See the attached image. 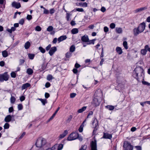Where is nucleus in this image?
Segmentation results:
<instances>
[{"mask_svg":"<svg viewBox=\"0 0 150 150\" xmlns=\"http://www.w3.org/2000/svg\"><path fill=\"white\" fill-rule=\"evenodd\" d=\"M96 92L95 93V94H94V98L93 100V101L92 102V103L95 106H97L100 104V102L98 100V98L96 97Z\"/></svg>","mask_w":150,"mask_h":150,"instance_id":"nucleus-8","label":"nucleus"},{"mask_svg":"<svg viewBox=\"0 0 150 150\" xmlns=\"http://www.w3.org/2000/svg\"><path fill=\"white\" fill-rule=\"evenodd\" d=\"M104 30L105 32H107L109 30L108 28V27L105 26L104 28Z\"/></svg>","mask_w":150,"mask_h":150,"instance_id":"nucleus-57","label":"nucleus"},{"mask_svg":"<svg viewBox=\"0 0 150 150\" xmlns=\"http://www.w3.org/2000/svg\"><path fill=\"white\" fill-rule=\"evenodd\" d=\"M84 125H81L79 128V132H81L83 131V128Z\"/></svg>","mask_w":150,"mask_h":150,"instance_id":"nucleus-44","label":"nucleus"},{"mask_svg":"<svg viewBox=\"0 0 150 150\" xmlns=\"http://www.w3.org/2000/svg\"><path fill=\"white\" fill-rule=\"evenodd\" d=\"M145 28V23L143 22L141 23L137 28H135L134 29V35H137L142 32Z\"/></svg>","mask_w":150,"mask_h":150,"instance_id":"nucleus-1","label":"nucleus"},{"mask_svg":"<svg viewBox=\"0 0 150 150\" xmlns=\"http://www.w3.org/2000/svg\"><path fill=\"white\" fill-rule=\"evenodd\" d=\"M53 146L55 150H61L63 148V145L62 144H56Z\"/></svg>","mask_w":150,"mask_h":150,"instance_id":"nucleus-9","label":"nucleus"},{"mask_svg":"<svg viewBox=\"0 0 150 150\" xmlns=\"http://www.w3.org/2000/svg\"><path fill=\"white\" fill-rule=\"evenodd\" d=\"M115 24L114 23H111L110 25V27L111 29H114L115 28Z\"/></svg>","mask_w":150,"mask_h":150,"instance_id":"nucleus-48","label":"nucleus"},{"mask_svg":"<svg viewBox=\"0 0 150 150\" xmlns=\"http://www.w3.org/2000/svg\"><path fill=\"white\" fill-rule=\"evenodd\" d=\"M39 100L41 102L43 105H45V104L47 103V101L46 100H44L42 98H40L39 99Z\"/></svg>","mask_w":150,"mask_h":150,"instance_id":"nucleus-39","label":"nucleus"},{"mask_svg":"<svg viewBox=\"0 0 150 150\" xmlns=\"http://www.w3.org/2000/svg\"><path fill=\"white\" fill-rule=\"evenodd\" d=\"M76 11L80 12H84V10L82 8H76Z\"/></svg>","mask_w":150,"mask_h":150,"instance_id":"nucleus-42","label":"nucleus"},{"mask_svg":"<svg viewBox=\"0 0 150 150\" xmlns=\"http://www.w3.org/2000/svg\"><path fill=\"white\" fill-rule=\"evenodd\" d=\"M33 70L30 68H28L27 69L26 73L28 75H31L33 73Z\"/></svg>","mask_w":150,"mask_h":150,"instance_id":"nucleus-28","label":"nucleus"},{"mask_svg":"<svg viewBox=\"0 0 150 150\" xmlns=\"http://www.w3.org/2000/svg\"><path fill=\"white\" fill-rule=\"evenodd\" d=\"M16 30V28L14 27H12L11 29H7L6 30L10 33H11L12 32L15 31Z\"/></svg>","mask_w":150,"mask_h":150,"instance_id":"nucleus-22","label":"nucleus"},{"mask_svg":"<svg viewBox=\"0 0 150 150\" xmlns=\"http://www.w3.org/2000/svg\"><path fill=\"white\" fill-rule=\"evenodd\" d=\"M123 147L124 150H133V146L127 141L124 142Z\"/></svg>","mask_w":150,"mask_h":150,"instance_id":"nucleus-4","label":"nucleus"},{"mask_svg":"<svg viewBox=\"0 0 150 150\" xmlns=\"http://www.w3.org/2000/svg\"><path fill=\"white\" fill-rule=\"evenodd\" d=\"M2 54L3 57H6L8 55V52L6 50L2 51Z\"/></svg>","mask_w":150,"mask_h":150,"instance_id":"nucleus-25","label":"nucleus"},{"mask_svg":"<svg viewBox=\"0 0 150 150\" xmlns=\"http://www.w3.org/2000/svg\"><path fill=\"white\" fill-rule=\"evenodd\" d=\"M57 50V48L56 47H51L50 49L49 52V53L51 56H52L54 54Z\"/></svg>","mask_w":150,"mask_h":150,"instance_id":"nucleus-10","label":"nucleus"},{"mask_svg":"<svg viewBox=\"0 0 150 150\" xmlns=\"http://www.w3.org/2000/svg\"><path fill=\"white\" fill-rule=\"evenodd\" d=\"M44 9V11L43 12L45 14H48L49 13V12L48 10L46 9L45 8Z\"/></svg>","mask_w":150,"mask_h":150,"instance_id":"nucleus-59","label":"nucleus"},{"mask_svg":"<svg viewBox=\"0 0 150 150\" xmlns=\"http://www.w3.org/2000/svg\"><path fill=\"white\" fill-rule=\"evenodd\" d=\"M50 86V84L49 82H47L45 84V87L46 88H47L49 87Z\"/></svg>","mask_w":150,"mask_h":150,"instance_id":"nucleus-53","label":"nucleus"},{"mask_svg":"<svg viewBox=\"0 0 150 150\" xmlns=\"http://www.w3.org/2000/svg\"><path fill=\"white\" fill-rule=\"evenodd\" d=\"M116 50L117 52L119 54H121L122 53V51L121 47H117L116 48Z\"/></svg>","mask_w":150,"mask_h":150,"instance_id":"nucleus-20","label":"nucleus"},{"mask_svg":"<svg viewBox=\"0 0 150 150\" xmlns=\"http://www.w3.org/2000/svg\"><path fill=\"white\" fill-rule=\"evenodd\" d=\"M78 137V133L77 132H73L71 133L68 137L67 140L71 141L76 139Z\"/></svg>","mask_w":150,"mask_h":150,"instance_id":"nucleus-5","label":"nucleus"},{"mask_svg":"<svg viewBox=\"0 0 150 150\" xmlns=\"http://www.w3.org/2000/svg\"><path fill=\"white\" fill-rule=\"evenodd\" d=\"M77 6L82 7H87L88 6V4L86 2H80L77 4Z\"/></svg>","mask_w":150,"mask_h":150,"instance_id":"nucleus-18","label":"nucleus"},{"mask_svg":"<svg viewBox=\"0 0 150 150\" xmlns=\"http://www.w3.org/2000/svg\"><path fill=\"white\" fill-rule=\"evenodd\" d=\"M147 8L146 7H143L140 8H139L136 9L135 10V12L136 13L139 12L143 11L144 10H145Z\"/></svg>","mask_w":150,"mask_h":150,"instance_id":"nucleus-17","label":"nucleus"},{"mask_svg":"<svg viewBox=\"0 0 150 150\" xmlns=\"http://www.w3.org/2000/svg\"><path fill=\"white\" fill-rule=\"evenodd\" d=\"M68 133L67 130H64L63 132L59 136V139H60L64 138L67 134Z\"/></svg>","mask_w":150,"mask_h":150,"instance_id":"nucleus-13","label":"nucleus"},{"mask_svg":"<svg viewBox=\"0 0 150 150\" xmlns=\"http://www.w3.org/2000/svg\"><path fill=\"white\" fill-rule=\"evenodd\" d=\"M53 28L52 26H49L47 28V30L48 32L52 31L53 30Z\"/></svg>","mask_w":150,"mask_h":150,"instance_id":"nucleus-33","label":"nucleus"},{"mask_svg":"<svg viewBox=\"0 0 150 150\" xmlns=\"http://www.w3.org/2000/svg\"><path fill=\"white\" fill-rule=\"evenodd\" d=\"M92 124L94 127L96 128L98 126V124L97 120L95 118Z\"/></svg>","mask_w":150,"mask_h":150,"instance_id":"nucleus-23","label":"nucleus"},{"mask_svg":"<svg viewBox=\"0 0 150 150\" xmlns=\"http://www.w3.org/2000/svg\"><path fill=\"white\" fill-rule=\"evenodd\" d=\"M25 132H23L22 134L21 135V136L19 138V140H20L21 139L24 137V136L25 135Z\"/></svg>","mask_w":150,"mask_h":150,"instance_id":"nucleus-62","label":"nucleus"},{"mask_svg":"<svg viewBox=\"0 0 150 150\" xmlns=\"http://www.w3.org/2000/svg\"><path fill=\"white\" fill-rule=\"evenodd\" d=\"M46 142L45 139L43 138L40 137L37 140L35 144L36 147L40 148L45 144Z\"/></svg>","mask_w":150,"mask_h":150,"instance_id":"nucleus-2","label":"nucleus"},{"mask_svg":"<svg viewBox=\"0 0 150 150\" xmlns=\"http://www.w3.org/2000/svg\"><path fill=\"white\" fill-rule=\"evenodd\" d=\"M86 108V107L83 106L82 108L79 109L78 110L77 112L79 113H81L84 111Z\"/></svg>","mask_w":150,"mask_h":150,"instance_id":"nucleus-26","label":"nucleus"},{"mask_svg":"<svg viewBox=\"0 0 150 150\" xmlns=\"http://www.w3.org/2000/svg\"><path fill=\"white\" fill-rule=\"evenodd\" d=\"M24 22V21L23 19H21L19 21V23L20 24H21V25H23Z\"/></svg>","mask_w":150,"mask_h":150,"instance_id":"nucleus-60","label":"nucleus"},{"mask_svg":"<svg viewBox=\"0 0 150 150\" xmlns=\"http://www.w3.org/2000/svg\"><path fill=\"white\" fill-rule=\"evenodd\" d=\"M116 31L118 33H121L122 32V28H116Z\"/></svg>","mask_w":150,"mask_h":150,"instance_id":"nucleus-29","label":"nucleus"},{"mask_svg":"<svg viewBox=\"0 0 150 150\" xmlns=\"http://www.w3.org/2000/svg\"><path fill=\"white\" fill-rule=\"evenodd\" d=\"M142 83L145 85H146L147 86H150V83H149L146 81H143L142 82Z\"/></svg>","mask_w":150,"mask_h":150,"instance_id":"nucleus-50","label":"nucleus"},{"mask_svg":"<svg viewBox=\"0 0 150 150\" xmlns=\"http://www.w3.org/2000/svg\"><path fill=\"white\" fill-rule=\"evenodd\" d=\"M16 99L14 97L12 96H11L10 98V101L11 103H13L16 101Z\"/></svg>","mask_w":150,"mask_h":150,"instance_id":"nucleus-32","label":"nucleus"},{"mask_svg":"<svg viewBox=\"0 0 150 150\" xmlns=\"http://www.w3.org/2000/svg\"><path fill=\"white\" fill-rule=\"evenodd\" d=\"M106 8L104 7H102L101 8L100 10L103 12H104L106 11Z\"/></svg>","mask_w":150,"mask_h":150,"instance_id":"nucleus-63","label":"nucleus"},{"mask_svg":"<svg viewBox=\"0 0 150 150\" xmlns=\"http://www.w3.org/2000/svg\"><path fill=\"white\" fill-rule=\"evenodd\" d=\"M12 6L13 7L18 9L21 7V5L20 3L15 1L13 2L12 3Z\"/></svg>","mask_w":150,"mask_h":150,"instance_id":"nucleus-11","label":"nucleus"},{"mask_svg":"<svg viewBox=\"0 0 150 150\" xmlns=\"http://www.w3.org/2000/svg\"><path fill=\"white\" fill-rule=\"evenodd\" d=\"M26 18L28 20H30L32 18V16L31 15H28L27 16Z\"/></svg>","mask_w":150,"mask_h":150,"instance_id":"nucleus-58","label":"nucleus"},{"mask_svg":"<svg viewBox=\"0 0 150 150\" xmlns=\"http://www.w3.org/2000/svg\"><path fill=\"white\" fill-rule=\"evenodd\" d=\"M41 30V28L39 26H37L35 28V30L37 31H40Z\"/></svg>","mask_w":150,"mask_h":150,"instance_id":"nucleus-45","label":"nucleus"},{"mask_svg":"<svg viewBox=\"0 0 150 150\" xmlns=\"http://www.w3.org/2000/svg\"><path fill=\"white\" fill-rule=\"evenodd\" d=\"M134 75H135L137 77L139 76H141L142 74H143V72L144 70L140 67H137L134 69Z\"/></svg>","mask_w":150,"mask_h":150,"instance_id":"nucleus-3","label":"nucleus"},{"mask_svg":"<svg viewBox=\"0 0 150 150\" xmlns=\"http://www.w3.org/2000/svg\"><path fill=\"white\" fill-rule=\"evenodd\" d=\"M144 48L146 50L147 52L148 51L150 52V47H149L148 45H146L144 47Z\"/></svg>","mask_w":150,"mask_h":150,"instance_id":"nucleus-41","label":"nucleus"},{"mask_svg":"<svg viewBox=\"0 0 150 150\" xmlns=\"http://www.w3.org/2000/svg\"><path fill=\"white\" fill-rule=\"evenodd\" d=\"M71 53L69 52H67L66 54V56L67 58H69L70 57L71 55Z\"/></svg>","mask_w":150,"mask_h":150,"instance_id":"nucleus-43","label":"nucleus"},{"mask_svg":"<svg viewBox=\"0 0 150 150\" xmlns=\"http://www.w3.org/2000/svg\"><path fill=\"white\" fill-rule=\"evenodd\" d=\"M54 78V77H53L50 74L48 75L47 77V80L49 81H50Z\"/></svg>","mask_w":150,"mask_h":150,"instance_id":"nucleus-30","label":"nucleus"},{"mask_svg":"<svg viewBox=\"0 0 150 150\" xmlns=\"http://www.w3.org/2000/svg\"><path fill=\"white\" fill-rule=\"evenodd\" d=\"M11 75L12 78H15L16 77V73L14 72H12L11 73Z\"/></svg>","mask_w":150,"mask_h":150,"instance_id":"nucleus-46","label":"nucleus"},{"mask_svg":"<svg viewBox=\"0 0 150 150\" xmlns=\"http://www.w3.org/2000/svg\"><path fill=\"white\" fill-rule=\"evenodd\" d=\"M72 118V115H70L67 118L66 121L67 122H69L71 120Z\"/></svg>","mask_w":150,"mask_h":150,"instance_id":"nucleus-35","label":"nucleus"},{"mask_svg":"<svg viewBox=\"0 0 150 150\" xmlns=\"http://www.w3.org/2000/svg\"><path fill=\"white\" fill-rule=\"evenodd\" d=\"M13 111V109L12 107H11L9 108L8 112L9 113L12 112Z\"/></svg>","mask_w":150,"mask_h":150,"instance_id":"nucleus-56","label":"nucleus"},{"mask_svg":"<svg viewBox=\"0 0 150 150\" xmlns=\"http://www.w3.org/2000/svg\"><path fill=\"white\" fill-rule=\"evenodd\" d=\"M30 86V84L29 83H26L23 84L21 87V90H23L26 89V90L28 87Z\"/></svg>","mask_w":150,"mask_h":150,"instance_id":"nucleus-14","label":"nucleus"},{"mask_svg":"<svg viewBox=\"0 0 150 150\" xmlns=\"http://www.w3.org/2000/svg\"><path fill=\"white\" fill-rule=\"evenodd\" d=\"M112 137V135L108 133H104L103 138L105 139H111Z\"/></svg>","mask_w":150,"mask_h":150,"instance_id":"nucleus-12","label":"nucleus"},{"mask_svg":"<svg viewBox=\"0 0 150 150\" xmlns=\"http://www.w3.org/2000/svg\"><path fill=\"white\" fill-rule=\"evenodd\" d=\"M55 12V10L53 8H52L50 10V14H52Z\"/></svg>","mask_w":150,"mask_h":150,"instance_id":"nucleus-64","label":"nucleus"},{"mask_svg":"<svg viewBox=\"0 0 150 150\" xmlns=\"http://www.w3.org/2000/svg\"><path fill=\"white\" fill-rule=\"evenodd\" d=\"M7 73V72H5L3 74H0V81L1 82L8 80L9 76Z\"/></svg>","mask_w":150,"mask_h":150,"instance_id":"nucleus-6","label":"nucleus"},{"mask_svg":"<svg viewBox=\"0 0 150 150\" xmlns=\"http://www.w3.org/2000/svg\"><path fill=\"white\" fill-rule=\"evenodd\" d=\"M90 145L91 150H97L96 141V140L91 141Z\"/></svg>","mask_w":150,"mask_h":150,"instance_id":"nucleus-7","label":"nucleus"},{"mask_svg":"<svg viewBox=\"0 0 150 150\" xmlns=\"http://www.w3.org/2000/svg\"><path fill=\"white\" fill-rule=\"evenodd\" d=\"M71 32L72 34H75L79 32V31L78 29L74 28L71 30Z\"/></svg>","mask_w":150,"mask_h":150,"instance_id":"nucleus-27","label":"nucleus"},{"mask_svg":"<svg viewBox=\"0 0 150 150\" xmlns=\"http://www.w3.org/2000/svg\"><path fill=\"white\" fill-rule=\"evenodd\" d=\"M76 95V93H73L70 94V96L71 98H72L74 97Z\"/></svg>","mask_w":150,"mask_h":150,"instance_id":"nucleus-55","label":"nucleus"},{"mask_svg":"<svg viewBox=\"0 0 150 150\" xmlns=\"http://www.w3.org/2000/svg\"><path fill=\"white\" fill-rule=\"evenodd\" d=\"M123 45L124 47L126 49H128V46H127V42L125 41L123 42Z\"/></svg>","mask_w":150,"mask_h":150,"instance_id":"nucleus-37","label":"nucleus"},{"mask_svg":"<svg viewBox=\"0 0 150 150\" xmlns=\"http://www.w3.org/2000/svg\"><path fill=\"white\" fill-rule=\"evenodd\" d=\"M95 40V39H93L92 40H91L90 41H89V42L88 43H87V45L89 44H91L92 43L93 44H94V41Z\"/></svg>","mask_w":150,"mask_h":150,"instance_id":"nucleus-51","label":"nucleus"},{"mask_svg":"<svg viewBox=\"0 0 150 150\" xmlns=\"http://www.w3.org/2000/svg\"><path fill=\"white\" fill-rule=\"evenodd\" d=\"M75 46L74 45H72L70 47L69 52L71 53L73 52H74L75 51Z\"/></svg>","mask_w":150,"mask_h":150,"instance_id":"nucleus-31","label":"nucleus"},{"mask_svg":"<svg viewBox=\"0 0 150 150\" xmlns=\"http://www.w3.org/2000/svg\"><path fill=\"white\" fill-rule=\"evenodd\" d=\"M9 124L8 123H6L4 126V129H8L9 128Z\"/></svg>","mask_w":150,"mask_h":150,"instance_id":"nucleus-47","label":"nucleus"},{"mask_svg":"<svg viewBox=\"0 0 150 150\" xmlns=\"http://www.w3.org/2000/svg\"><path fill=\"white\" fill-rule=\"evenodd\" d=\"M51 45L50 44H49L46 47V50L47 51L49 50H50V48H51Z\"/></svg>","mask_w":150,"mask_h":150,"instance_id":"nucleus-52","label":"nucleus"},{"mask_svg":"<svg viewBox=\"0 0 150 150\" xmlns=\"http://www.w3.org/2000/svg\"><path fill=\"white\" fill-rule=\"evenodd\" d=\"M11 116L10 115H8L5 117L4 120L6 122H9L11 121Z\"/></svg>","mask_w":150,"mask_h":150,"instance_id":"nucleus-19","label":"nucleus"},{"mask_svg":"<svg viewBox=\"0 0 150 150\" xmlns=\"http://www.w3.org/2000/svg\"><path fill=\"white\" fill-rule=\"evenodd\" d=\"M147 52L146 50L144 48L141 50V53L143 55H145Z\"/></svg>","mask_w":150,"mask_h":150,"instance_id":"nucleus-40","label":"nucleus"},{"mask_svg":"<svg viewBox=\"0 0 150 150\" xmlns=\"http://www.w3.org/2000/svg\"><path fill=\"white\" fill-rule=\"evenodd\" d=\"M25 62V60L23 59H20L19 60L20 64H22Z\"/></svg>","mask_w":150,"mask_h":150,"instance_id":"nucleus-61","label":"nucleus"},{"mask_svg":"<svg viewBox=\"0 0 150 150\" xmlns=\"http://www.w3.org/2000/svg\"><path fill=\"white\" fill-rule=\"evenodd\" d=\"M67 38V37L66 35H62L60 36L58 39L57 41L59 42L63 41L64 40H66Z\"/></svg>","mask_w":150,"mask_h":150,"instance_id":"nucleus-16","label":"nucleus"},{"mask_svg":"<svg viewBox=\"0 0 150 150\" xmlns=\"http://www.w3.org/2000/svg\"><path fill=\"white\" fill-rule=\"evenodd\" d=\"M81 40L83 42H89V39L88 38V36L87 35H84L81 38Z\"/></svg>","mask_w":150,"mask_h":150,"instance_id":"nucleus-15","label":"nucleus"},{"mask_svg":"<svg viewBox=\"0 0 150 150\" xmlns=\"http://www.w3.org/2000/svg\"><path fill=\"white\" fill-rule=\"evenodd\" d=\"M105 107L106 108L110 110H112L114 109L115 108V107L114 106L111 105H108L106 106Z\"/></svg>","mask_w":150,"mask_h":150,"instance_id":"nucleus-24","label":"nucleus"},{"mask_svg":"<svg viewBox=\"0 0 150 150\" xmlns=\"http://www.w3.org/2000/svg\"><path fill=\"white\" fill-rule=\"evenodd\" d=\"M31 45L30 42L29 41H27L25 43L24 45V47L25 49H28L30 47Z\"/></svg>","mask_w":150,"mask_h":150,"instance_id":"nucleus-21","label":"nucleus"},{"mask_svg":"<svg viewBox=\"0 0 150 150\" xmlns=\"http://www.w3.org/2000/svg\"><path fill=\"white\" fill-rule=\"evenodd\" d=\"M70 15V14L69 13H67L66 18L67 21H69V20Z\"/></svg>","mask_w":150,"mask_h":150,"instance_id":"nucleus-49","label":"nucleus"},{"mask_svg":"<svg viewBox=\"0 0 150 150\" xmlns=\"http://www.w3.org/2000/svg\"><path fill=\"white\" fill-rule=\"evenodd\" d=\"M87 146L86 145L82 146L81 148L79 150H86Z\"/></svg>","mask_w":150,"mask_h":150,"instance_id":"nucleus-54","label":"nucleus"},{"mask_svg":"<svg viewBox=\"0 0 150 150\" xmlns=\"http://www.w3.org/2000/svg\"><path fill=\"white\" fill-rule=\"evenodd\" d=\"M18 110H22L23 108V106L21 104H19L18 105Z\"/></svg>","mask_w":150,"mask_h":150,"instance_id":"nucleus-38","label":"nucleus"},{"mask_svg":"<svg viewBox=\"0 0 150 150\" xmlns=\"http://www.w3.org/2000/svg\"><path fill=\"white\" fill-rule=\"evenodd\" d=\"M39 49L40 51V52L42 53H44L45 52V50L41 47H39Z\"/></svg>","mask_w":150,"mask_h":150,"instance_id":"nucleus-34","label":"nucleus"},{"mask_svg":"<svg viewBox=\"0 0 150 150\" xmlns=\"http://www.w3.org/2000/svg\"><path fill=\"white\" fill-rule=\"evenodd\" d=\"M28 55L29 58L31 59H33L35 56L34 54H29Z\"/></svg>","mask_w":150,"mask_h":150,"instance_id":"nucleus-36","label":"nucleus"}]
</instances>
